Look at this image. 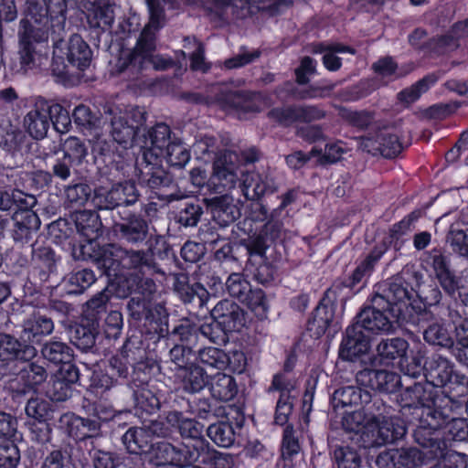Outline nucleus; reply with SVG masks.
<instances>
[{
    "mask_svg": "<svg viewBox=\"0 0 468 468\" xmlns=\"http://www.w3.org/2000/svg\"><path fill=\"white\" fill-rule=\"evenodd\" d=\"M27 416L36 421H49L54 416V408L51 402L40 398H30L25 407Z\"/></svg>",
    "mask_w": 468,
    "mask_h": 468,
    "instance_id": "nucleus-47",
    "label": "nucleus"
},
{
    "mask_svg": "<svg viewBox=\"0 0 468 468\" xmlns=\"http://www.w3.org/2000/svg\"><path fill=\"white\" fill-rule=\"evenodd\" d=\"M137 179L142 186L153 190L176 186L173 175L161 165L159 157L154 152L143 151L142 159L137 163Z\"/></svg>",
    "mask_w": 468,
    "mask_h": 468,
    "instance_id": "nucleus-8",
    "label": "nucleus"
},
{
    "mask_svg": "<svg viewBox=\"0 0 468 468\" xmlns=\"http://www.w3.org/2000/svg\"><path fill=\"white\" fill-rule=\"evenodd\" d=\"M112 230L121 242L140 246L149 237L150 225L142 214L122 209L117 211V218H113Z\"/></svg>",
    "mask_w": 468,
    "mask_h": 468,
    "instance_id": "nucleus-6",
    "label": "nucleus"
},
{
    "mask_svg": "<svg viewBox=\"0 0 468 468\" xmlns=\"http://www.w3.org/2000/svg\"><path fill=\"white\" fill-rule=\"evenodd\" d=\"M204 213L198 200H189L182 204L176 214V222L183 227H196Z\"/></svg>",
    "mask_w": 468,
    "mask_h": 468,
    "instance_id": "nucleus-51",
    "label": "nucleus"
},
{
    "mask_svg": "<svg viewBox=\"0 0 468 468\" xmlns=\"http://www.w3.org/2000/svg\"><path fill=\"white\" fill-rule=\"evenodd\" d=\"M171 276L174 292L184 304L197 311L206 307L210 294L200 282H191L189 275L186 272L172 273Z\"/></svg>",
    "mask_w": 468,
    "mask_h": 468,
    "instance_id": "nucleus-12",
    "label": "nucleus"
},
{
    "mask_svg": "<svg viewBox=\"0 0 468 468\" xmlns=\"http://www.w3.org/2000/svg\"><path fill=\"white\" fill-rule=\"evenodd\" d=\"M242 193L246 199L259 201L263 196L277 191L272 178L255 172H241Z\"/></svg>",
    "mask_w": 468,
    "mask_h": 468,
    "instance_id": "nucleus-26",
    "label": "nucleus"
},
{
    "mask_svg": "<svg viewBox=\"0 0 468 468\" xmlns=\"http://www.w3.org/2000/svg\"><path fill=\"white\" fill-rule=\"evenodd\" d=\"M48 39H38L35 33L18 30V54L20 64L27 69H33L37 66V53L35 49L34 43L46 42Z\"/></svg>",
    "mask_w": 468,
    "mask_h": 468,
    "instance_id": "nucleus-41",
    "label": "nucleus"
},
{
    "mask_svg": "<svg viewBox=\"0 0 468 468\" xmlns=\"http://www.w3.org/2000/svg\"><path fill=\"white\" fill-rule=\"evenodd\" d=\"M41 357L55 366L70 362L74 356L73 349L65 342L58 339H50L40 344Z\"/></svg>",
    "mask_w": 468,
    "mask_h": 468,
    "instance_id": "nucleus-36",
    "label": "nucleus"
},
{
    "mask_svg": "<svg viewBox=\"0 0 468 468\" xmlns=\"http://www.w3.org/2000/svg\"><path fill=\"white\" fill-rule=\"evenodd\" d=\"M405 434V426L393 420L370 421L360 433L359 441L365 449L376 448L393 443Z\"/></svg>",
    "mask_w": 468,
    "mask_h": 468,
    "instance_id": "nucleus-10",
    "label": "nucleus"
},
{
    "mask_svg": "<svg viewBox=\"0 0 468 468\" xmlns=\"http://www.w3.org/2000/svg\"><path fill=\"white\" fill-rule=\"evenodd\" d=\"M345 51L354 53V50L351 48L341 44H319L314 46L313 48L314 53H324L323 62L324 67L329 70H337L340 69L342 64L341 58L337 57L335 54Z\"/></svg>",
    "mask_w": 468,
    "mask_h": 468,
    "instance_id": "nucleus-50",
    "label": "nucleus"
},
{
    "mask_svg": "<svg viewBox=\"0 0 468 468\" xmlns=\"http://www.w3.org/2000/svg\"><path fill=\"white\" fill-rule=\"evenodd\" d=\"M198 361L210 368L224 370L227 368L228 354L217 347H204L198 350Z\"/></svg>",
    "mask_w": 468,
    "mask_h": 468,
    "instance_id": "nucleus-56",
    "label": "nucleus"
},
{
    "mask_svg": "<svg viewBox=\"0 0 468 468\" xmlns=\"http://www.w3.org/2000/svg\"><path fill=\"white\" fill-rule=\"evenodd\" d=\"M203 203L209 210L212 219L221 228L229 227L240 218V209L230 195L206 197Z\"/></svg>",
    "mask_w": 468,
    "mask_h": 468,
    "instance_id": "nucleus-16",
    "label": "nucleus"
},
{
    "mask_svg": "<svg viewBox=\"0 0 468 468\" xmlns=\"http://www.w3.org/2000/svg\"><path fill=\"white\" fill-rule=\"evenodd\" d=\"M70 220L77 231L87 239H98L102 234V223L99 214L93 210H78L70 214Z\"/></svg>",
    "mask_w": 468,
    "mask_h": 468,
    "instance_id": "nucleus-33",
    "label": "nucleus"
},
{
    "mask_svg": "<svg viewBox=\"0 0 468 468\" xmlns=\"http://www.w3.org/2000/svg\"><path fill=\"white\" fill-rule=\"evenodd\" d=\"M409 343L402 337L381 339L376 346L377 357L382 365H391L396 360L405 358Z\"/></svg>",
    "mask_w": 468,
    "mask_h": 468,
    "instance_id": "nucleus-32",
    "label": "nucleus"
},
{
    "mask_svg": "<svg viewBox=\"0 0 468 468\" xmlns=\"http://www.w3.org/2000/svg\"><path fill=\"white\" fill-rule=\"evenodd\" d=\"M332 295L335 296V292L328 289L307 322V330L315 338L322 336L333 321L335 305Z\"/></svg>",
    "mask_w": 468,
    "mask_h": 468,
    "instance_id": "nucleus-23",
    "label": "nucleus"
},
{
    "mask_svg": "<svg viewBox=\"0 0 468 468\" xmlns=\"http://www.w3.org/2000/svg\"><path fill=\"white\" fill-rule=\"evenodd\" d=\"M25 15L19 29L35 33L37 38L65 35L67 0H27Z\"/></svg>",
    "mask_w": 468,
    "mask_h": 468,
    "instance_id": "nucleus-4",
    "label": "nucleus"
},
{
    "mask_svg": "<svg viewBox=\"0 0 468 468\" xmlns=\"http://www.w3.org/2000/svg\"><path fill=\"white\" fill-rule=\"evenodd\" d=\"M363 399H368V391L355 386L341 387L331 396V405L335 410L346 407L358 406Z\"/></svg>",
    "mask_w": 468,
    "mask_h": 468,
    "instance_id": "nucleus-40",
    "label": "nucleus"
},
{
    "mask_svg": "<svg viewBox=\"0 0 468 468\" xmlns=\"http://www.w3.org/2000/svg\"><path fill=\"white\" fill-rule=\"evenodd\" d=\"M143 320H144L145 324L152 327V329L159 335V338L168 336L169 313L164 302H151Z\"/></svg>",
    "mask_w": 468,
    "mask_h": 468,
    "instance_id": "nucleus-38",
    "label": "nucleus"
},
{
    "mask_svg": "<svg viewBox=\"0 0 468 468\" xmlns=\"http://www.w3.org/2000/svg\"><path fill=\"white\" fill-rule=\"evenodd\" d=\"M176 377L182 389L190 394L201 391L208 384L206 370L196 363H190L188 367L177 370Z\"/></svg>",
    "mask_w": 468,
    "mask_h": 468,
    "instance_id": "nucleus-30",
    "label": "nucleus"
},
{
    "mask_svg": "<svg viewBox=\"0 0 468 468\" xmlns=\"http://www.w3.org/2000/svg\"><path fill=\"white\" fill-rule=\"evenodd\" d=\"M360 405L369 421H383L382 419L390 412V407L387 406L381 398L372 396L369 392L368 399H363Z\"/></svg>",
    "mask_w": 468,
    "mask_h": 468,
    "instance_id": "nucleus-62",
    "label": "nucleus"
},
{
    "mask_svg": "<svg viewBox=\"0 0 468 468\" xmlns=\"http://www.w3.org/2000/svg\"><path fill=\"white\" fill-rule=\"evenodd\" d=\"M169 336L175 337L179 344L189 348L194 349L197 346L199 342V328L198 325L192 322L190 319L185 318L176 324L172 331H169Z\"/></svg>",
    "mask_w": 468,
    "mask_h": 468,
    "instance_id": "nucleus-45",
    "label": "nucleus"
},
{
    "mask_svg": "<svg viewBox=\"0 0 468 468\" xmlns=\"http://www.w3.org/2000/svg\"><path fill=\"white\" fill-rule=\"evenodd\" d=\"M424 341L434 347L447 349L453 355L455 340L447 325L440 321L430 323L422 332Z\"/></svg>",
    "mask_w": 468,
    "mask_h": 468,
    "instance_id": "nucleus-35",
    "label": "nucleus"
},
{
    "mask_svg": "<svg viewBox=\"0 0 468 468\" xmlns=\"http://www.w3.org/2000/svg\"><path fill=\"white\" fill-rule=\"evenodd\" d=\"M26 364L27 366L22 367L17 374L25 388L35 389L47 381L48 373L44 366L34 361V359Z\"/></svg>",
    "mask_w": 468,
    "mask_h": 468,
    "instance_id": "nucleus-46",
    "label": "nucleus"
},
{
    "mask_svg": "<svg viewBox=\"0 0 468 468\" xmlns=\"http://www.w3.org/2000/svg\"><path fill=\"white\" fill-rule=\"evenodd\" d=\"M87 20L91 34L97 37L99 42L102 41L105 46H108L113 33L114 11L112 5L106 4L94 6L89 11Z\"/></svg>",
    "mask_w": 468,
    "mask_h": 468,
    "instance_id": "nucleus-18",
    "label": "nucleus"
},
{
    "mask_svg": "<svg viewBox=\"0 0 468 468\" xmlns=\"http://www.w3.org/2000/svg\"><path fill=\"white\" fill-rule=\"evenodd\" d=\"M423 463V453L415 447L389 449L376 460L378 468H415Z\"/></svg>",
    "mask_w": 468,
    "mask_h": 468,
    "instance_id": "nucleus-14",
    "label": "nucleus"
},
{
    "mask_svg": "<svg viewBox=\"0 0 468 468\" xmlns=\"http://www.w3.org/2000/svg\"><path fill=\"white\" fill-rule=\"evenodd\" d=\"M64 35H58L52 38L53 41V58L51 63V71L54 76L64 80L69 74V65L64 62Z\"/></svg>",
    "mask_w": 468,
    "mask_h": 468,
    "instance_id": "nucleus-63",
    "label": "nucleus"
},
{
    "mask_svg": "<svg viewBox=\"0 0 468 468\" xmlns=\"http://www.w3.org/2000/svg\"><path fill=\"white\" fill-rule=\"evenodd\" d=\"M207 434L219 447L228 448L235 441L234 428L229 421L210 424L207 429Z\"/></svg>",
    "mask_w": 468,
    "mask_h": 468,
    "instance_id": "nucleus-48",
    "label": "nucleus"
},
{
    "mask_svg": "<svg viewBox=\"0 0 468 468\" xmlns=\"http://www.w3.org/2000/svg\"><path fill=\"white\" fill-rule=\"evenodd\" d=\"M72 117L74 123L82 132H91L96 130L101 122L99 115L84 104H80L74 109Z\"/></svg>",
    "mask_w": 468,
    "mask_h": 468,
    "instance_id": "nucleus-59",
    "label": "nucleus"
},
{
    "mask_svg": "<svg viewBox=\"0 0 468 468\" xmlns=\"http://www.w3.org/2000/svg\"><path fill=\"white\" fill-rule=\"evenodd\" d=\"M197 444L195 462L210 465L213 468H232L233 458L230 454L218 452L209 442Z\"/></svg>",
    "mask_w": 468,
    "mask_h": 468,
    "instance_id": "nucleus-39",
    "label": "nucleus"
},
{
    "mask_svg": "<svg viewBox=\"0 0 468 468\" xmlns=\"http://www.w3.org/2000/svg\"><path fill=\"white\" fill-rule=\"evenodd\" d=\"M437 395L434 388L427 381L426 383L415 382L407 387L400 394L403 402L400 410L402 416L410 417L415 408L431 404V401Z\"/></svg>",
    "mask_w": 468,
    "mask_h": 468,
    "instance_id": "nucleus-21",
    "label": "nucleus"
},
{
    "mask_svg": "<svg viewBox=\"0 0 468 468\" xmlns=\"http://www.w3.org/2000/svg\"><path fill=\"white\" fill-rule=\"evenodd\" d=\"M121 441L129 454H146L154 448L144 426L130 427L122 436Z\"/></svg>",
    "mask_w": 468,
    "mask_h": 468,
    "instance_id": "nucleus-31",
    "label": "nucleus"
},
{
    "mask_svg": "<svg viewBox=\"0 0 468 468\" xmlns=\"http://www.w3.org/2000/svg\"><path fill=\"white\" fill-rule=\"evenodd\" d=\"M382 255L381 251H372L353 271L352 275L348 278L346 285L354 287L362 282L365 279L368 278L375 267L377 261Z\"/></svg>",
    "mask_w": 468,
    "mask_h": 468,
    "instance_id": "nucleus-60",
    "label": "nucleus"
},
{
    "mask_svg": "<svg viewBox=\"0 0 468 468\" xmlns=\"http://www.w3.org/2000/svg\"><path fill=\"white\" fill-rule=\"evenodd\" d=\"M85 243L74 246L72 257L75 261L94 263L101 274L110 275V271H133L143 276L161 274L165 271L155 261L152 250H133L116 243L103 245L96 242L97 239H87Z\"/></svg>",
    "mask_w": 468,
    "mask_h": 468,
    "instance_id": "nucleus-2",
    "label": "nucleus"
},
{
    "mask_svg": "<svg viewBox=\"0 0 468 468\" xmlns=\"http://www.w3.org/2000/svg\"><path fill=\"white\" fill-rule=\"evenodd\" d=\"M436 431L430 430L418 424L414 431L413 437L415 441L424 449L428 450L430 458L437 459L442 456L446 448L445 442L434 436Z\"/></svg>",
    "mask_w": 468,
    "mask_h": 468,
    "instance_id": "nucleus-43",
    "label": "nucleus"
},
{
    "mask_svg": "<svg viewBox=\"0 0 468 468\" xmlns=\"http://www.w3.org/2000/svg\"><path fill=\"white\" fill-rule=\"evenodd\" d=\"M91 187L85 183L69 185L64 189L65 202L68 207H83L91 196Z\"/></svg>",
    "mask_w": 468,
    "mask_h": 468,
    "instance_id": "nucleus-57",
    "label": "nucleus"
},
{
    "mask_svg": "<svg viewBox=\"0 0 468 468\" xmlns=\"http://www.w3.org/2000/svg\"><path fill=\"white\" fill-rule=\"evenodd\" d=\"M452 363L441 355H432L426 358V371L424 377L426 381L434 388L443 387L452 378Z\"/></svg>",
    "mask_w": 468,
    "mask_h": 468,
    "instance_id": "nucleus-27",
    "label": "nucleus"
},
{
    "mask_svg": "<svg viewBox=\"0 0 468 468\" xmlns=\"http://www.w3.org/2000/svg\"><path fill=\"white\" fill-rule=\"evenodd\" d=\"M231 159L230 154H225L222 157L214 162L213 174L209 179L210 185L217 189L221 186L223 189H230L235 186L239 176L232 165H227V159Z\"/></svg>",
    "mask_w": 468,
    "mask_h": 468,
    "instance_id": "nucleus-37",
    "label": "nucleus"
},
{
    "mask_svg": "<svg viewBox=\"0 0 468 468\" xmlns=\"http://www.w3.org/2000/svg\"><path fill=\"white\" fill-rule=\"evenodd\" d=\"M446 243L452 251L468 261V229L451 227L446 235Z\"/></svg>",
    "mask_w": 468,
    "mask_h": 468,
    "instance_id": "nucleus-58",
    "label": "nucleus"
},
{
    "mask_svg": "<svg viewBox=\"0 0 468 468\" xmlns=\"http://www.w3.org/2000/svg\"><path fill=\"white\" fill-rule=\"evenodd\" d=\"M134 407L137 410L152 414L161 406L159 398L148 388L141 387L133 390Z\"/></svg>",
    "mask_w": 468,
    "mask_h": 468,
    "instance_id": "nucleus-54",
    "label": "nucleus"
},
{
    "mask_svg": "<svg viewBox=\"0 0 468 468\" xmlns=\"http://www.w3.org/2000/svg\"><path fill=\"white\" fill-rule=\"evenodd\" d=\"M22 339L31 345H40L42 340L50 335L55 328L51 317L42 314L40 312H33L22 323Z\"/></svg>",
    "mask_w": 468,
    "mask_h": 468,
    "instance_id": "nucleus-22",
    "label": "nucleus"
},
{
    "mask_svg": "<svg viewBox=\"0 0 468 468\" xmlns=\"http://www.w3.org/2000/svg\"><path fill=\"white\" fill-rule=\"evenodd\" d=\"M170 128L165 123H157L151 129H146L145 124L143 127L140 137V144L144 151H151L157 154V157L163 154L170 140Z\"/></svg>",
    "mask_w": 468,
    "mask_h": 468,
    "instance_id": "nucleus-29",
    "label": "nucleus"
},
{
    "mask_svg": "<svg viewBox=\"0 0 468 468\" xmlns=\"http://www.w3.org/2000/svg\"><path fill=\"white\" fill-rule=\"evenodd\" d=\"M411 292L400 277H394L375 286L370 305L356 315L355 323L373 335L389 334L399 321H406L403 309L410 304Z\"/></svg>",
    "mask_w": 468,
    "mask_h": 468,
    "instance_id": "nucleus-1",
    "label": "nucleus"
},
{
    "mask_svg": "<svg viewBox=\"0 0 468 468\" xmlns=\"http://www.w3.org/2000/svg\"><path fill=\"white\" fill-rule=\"evenodd\" d=\"M210 314L213 320L222 325L229 333L239 331L246 322L244 310L238 303L229 299L219 301Z\"/></svg>",
    "mask_w": 468,
    "mask_h": 468,
    "instance_id": "nucleus-20",
    "label": "nucleus"
},
{
    "mask_svg": "<svg viewBox=\"0 0 468 468\" xmlns=\"http://www.w3.org/2000/svg\"><path fill=\"white\" fill-rule=\"evenodd\" d=\"M370 348V337L355 322L349 325L339 348V357L354 361L367 354Z\"/></svg>",
    "mask_w": 468,
    "mask_h": 468,
    "instance_id": "nucleus-17",
    "label": "nucleus"
},
{
    "mask_svg": "<svg viewBox=\"0 0 468 468\" xmlns=\"http://www.w3.org/2000/svg\"><path fill=\"white\" fill-rule=\"evenodd\" d=\"M49 115L46 104L37 105L27 113L24 126L32 138L40 140L47 136L50 127Z\"/></svg>",
    "mask_w": 468,
    "mask_h": 468,
    "instance_id": "nucleus-34",
    "label": "nucleus"
},
{
    "mask_svg": "<svg viewBox=\"0 0 468 468\" xmlns=\"http://www.w3.org/2000/svg\"><path fill=\"white\" fill-rule=\"evenodd\" d=\"M147 112L139 107L132 108L112 119V136L124 148L140 144L142 130L146 122Z\"/></svg>",
    "mask_w": 468,
    "mask_h": 468,
    "instance_id": "nucleus-7",
    "label": "nucleus"
},
{
    "mask_svg": "<svg viewBox=\"0 0 468 468\" xmlns=\"http://www.w3.org/2000/svg\"><path fill=\"white\" fill-rule=\"evenodd\" d=\"M87 155L88 147L83 141L74 136H70L65 141L63 156L73 164L81 165Z\"/></svg>",
    "mask_w": 468,
    "mask_h": 468,
    "instance_id": "nucleus-64",
    "label": "nucleus"
},
{
    "mask_svg": "<svg viewBox=\"0 0 468 468\" xmlns=\"http://www.w3.org/2000/svg\"><path fill=\"white\" fill-rule=\"evenodd\" d=\"M31 247V261L34 266L57 270L59 257L50 246L36 241Z\"/></svg>",
    "mask_w": 468,
    "mask_h": 468,
    "instance_id": "nucleus-49",
    "label": "nucleus"
},
{
    "mask_svg": "<svg viewBox=\"0 0 468 468\" xmlns=\"http://www.w3.org/2000/svg\"><path fill=\"white\" fill-rule=\"evenodd\" d=\"M11 219L14 222L11 232L15 243L26 244L32 239L33 234L40 229L41 221L35 211H14Z\"/></svg>",
    "mask_w": 468,
    "mask_h": 468,
    "instance_id": "nucleus-25",
    "label": "nucleus"
},
{
    "mask_svg": "<svg viewBox=\"0 0 468 468\" xmlns=\"http://www.w3.org/2000/svg\"><path fill=\"white\" fill-rule=\"evenodd\" d=\"M150 13V20L139 35L135 47L120 58L116 67L120 73L137 80L150 69L165 70L175 65V61L164 56L154 54L156 49V32L161 27L164 9L159 0H145ZM194 3L196 0H186Z\"/></svg>",
    "mask_w": 468,
    "mask_h": 468,
    "instance_id": "nucleus-3",
    "label": "nucleus"
},
{
    "mask_svg": "<svg viewBox=\"0 0 468 468\" xmlns=\"http://www.w3.org/2000/svg\"><path fill=\"white\" fill-rule=\"evenodd\" d=\"M417 295L420 301L423 303L424 307H418L416 311L418 320H413L412 323L420 324V317L427 319L428 316H432V313L428 309L431 306H438L442 300V293L435 282L423 284L418 291Z\"/></svg>",
    "mask_w": 468,
    "mask_h": 468,
    "instance_id": "nucleus-42",
    "label": "nucleus"
},
{
    "mask_svg": "<svg viewBox=\"0 0 468 468\" xmlns=\"http://www.w3.org/2000/svg\"><path fill=\"white\" fill-rule=\"evenodd\" d=\"M359 149L372 155L380 154L385 158L398 156L403 147L391 127L383 126L359 138Z\"/></svg>",
    "mask_w": 468,
    "mask_h": 468,
    "instance_id": "nucleus-9",
    "label": "nucleus"
},
{
    "mask_svg": "<svg viewBox=\"0 0 468 468\" xmlns=\"http://www.w3.org/2000/svg\"><path fill=\"white\" fill-rule=\"evenodd\" d=\"M463 407V401L444 393L437 395L425 407L414 409L411 415L406 418L410 422L418 421L422 427L437 431L448 424L452 415L458 414Z\"/></svg>",
    "mask_w": 468,
    "mask_h": 468,
    "instance_id": "nucleus-5",
    "label": "nucleus"
},
{
    "mask_svg": "<svg viewBox=\"0 0 468 468\" xmlns=\"http://www.w3.org/2000/svg\"><path fill=\"white\" fill-rule=\"evenodd\" d=\"M97 280L95 272L88 268L71 272L66 282L70 287L69 293L80 294L90 288Z\"/></svg>",
    "mask_w": 468,
    "mask_h": 468,
    "instance_id": "nucleus-52",
    "label": "nucleus"
},
{
    "mask_svg": "<svg viewBox=\"0 0 468 468\" xmlns=\"http://www.w3.org/2000/svg\"><path fill=\"white\" fill-rule=\"evenodd\" d=\"M209 389L213 398L223 401L231 400L238 392L235 379L223 373H218L211 378Z\"/></svg>",
    "mask_w": 468,
    "mask_h": 468,
    "instance_id": "nucleus-44",
    "label": "nucleus"
},
{
    "mask_svg": "<svg viewBox=\"0 0 468 468\" xmlns=\"http://www.w3.org/2000/svg\"><path fill=\"white\" fill-rule=\"evenodd\" d=\"M70 342L82 352H94L99 335V321L94 317H84L80 324L70 328Z\"/></svg>",
    "mask_w": 468,
    "mask_h": 468,
    "instance_id": "nucleus-24",
    "label": "nucleus"
},
{
    "mask_svg": "<svg viewBox=\"0 0 468 468\" xmlns=\"http://www.w3.org/2000/svg\"><path fill=\"white\" fill-rule=\"evenodd\" d=\"M63 48L64 54L70 66L80 70H85L90 67L92 59V51L80 35H72L68 43H63Z\"/></svg>",
    "mask_w": 468,
    "mask_h": 468,
    "instance_id": "nucleus-28",
    "label": "nucleus"
},
{
    "mask_svg": "<svg viewBox=\"0 0 468 468\" xmlns=\"http://www.w3.org/2000/svg\"><path fill=\"white\" fill-rule=\"evenodd\" d=\"M325 116V111L317 105L293 104L287 107L273 108L268 112V117L283 126L294 122H312Z\"/></svg>",
    "mask_w": 468,
    "mask_h": 468,
    "instance_id": "nucleus-13",
    "label": "nucleus"
},
{
    "mask_svg": "<svg viewBox=\"0 0 468 468\" xmlns=\"http://www.w3.org/2000/svg\"><path fill=\"white\" fill-rule=\"evenodd\" d=\"M120 210L124 207L134 206L141 197V193L133 180H126L113 184Z\"/></svg>",
    "mask_w": 468,
    "mask_h": 468,
    "instance_id": "nucleus-55",
    "label": "nucleus"
},
{
    "mask_svg": "<svg viewBox=\"0 0 468 468\" xmlns=\"http://www.w3.org/2000/svg\"><path fill=\"white\" fill-rule=\"evenodd\" d=\"M261 99V93H252L249 91H231L226 95V101L234 108L245 112H259L260 108L256 101Z\"/></svg>",
    "mask_w": 468,
    "mask_h": 468,
    "instance_id": "nucleus-53",
    "label": "nucleus"
},
{
    "mask_svg": "<svg viewBox=\"0 0 468 468\" xmlns=\"http://www.w3.org/2000/svg\"><path fill=\"white\" fill-rule=\"evenodd\" d=\"M91 201L94 207L101 211L121 209L113 185L109 189L102 186L94 188Z\"/></svg>",
    "mask_w": 468,
    "mask_h": 468,
    "instance_id": "nucleus-61",
    "label": "nucleus"
},
{
    "mask_svg": "<svg viewBox=\"0 0 468 468\" xmlns=\"http://www.w3.org/2000/svg\"><path fill=\"white\" fill-rule=\"evenodd\" d=\"M58 422L66 429L69 437L76 441L99 438L101 436V425L96 419L82 418L73 413H64Z\"/></svg>",
    "mask_w": 468,
    "mask_h": 468,
    "instance_id": "nucleus-15",
    "label": "nucleus"
},
{
    "mask_svg": "<svg viewBox=\"0 0 468 468\" xmlns=\"http://www.w3.org/2000/svg\"><path fill=\"white\" fill-rule=\"evenodd\" d=\"M38 354L37 347L8 333H0V364L8 367L12 364L27 363Z\"/></svg>",
    "mask_w": 468,
    "mask_h": 468,
    "instance_id": "nucleus-11",
    "label": "nucleus"
},
{
    "mask_svg": "<svg viewBox=\"0 0 468 468\" xmlns=\"http://www.w3.org/2000/svg\"><path fill=\"white\" fill-rule=\"evenodd\" d=\"M197 446H175L170 442H158L154 449L156 465L170 464L180 468L182 465L195 462Z\"/></svg>",
    "mask_w": 468,
    "mask_h": 468,
    "instance_id": "nucleus-19",
    "label": "nucleus"
}]
</instances>
